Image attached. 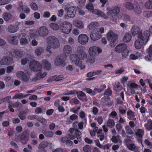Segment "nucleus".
I'll use <instances>...</instances> for the list:
<instances>
[{
	"instance_id": "f257e3e1",
	"label": "nucleus",
	"mask_w": 152,
	"mask_h": 152,
	"mask_svg": "<svg viewBox=\"0 0 152 152\" xmlns=\"http://www.w3.org/2000/svg\"><path fill=\"white\" fill-rule=\"evenodd\" d=\"M47 42L49 46L47 47V50L50 53V47L53 49L58 48L60 46V43L58 39L53 36H50L47 37Z\"/></svg>"
},
{
	"instance_id": "f03ea898",
	"label": "nucleus",
	"mask_w": 152,
	"mask_h": 152,
	"mask_svg": "<svg viewBox=\"0 0 152 152\" xmlns=\"http://www.w3.org/2000/svg\"><path fill=\"white\" fill-rule=\"evenodd\" d=\"M108 10L107 14L111 17L112 21L114 23L117 21L118 15L120 11L119 7L117 6L113 7L111 8H107Z\"/></svg>"
},
{
	"instance_id": "7ed1b4c3",
	"label": "nucleus",
	"mask_w": 152,
	"mask_h": 152,
	"mask_svg": "<svg viewBox=\"0 0 152 152\" xmlns=\"http://www.w3.org/2000/svg\"><path fill=\"white\" fill-rule=\"evenodd\" d=\"M60 27L61 31L66 34H69L72 28V24L67 21L61 23L60 24Z\"/></svg>"
},
{
	"instance_id": "20e7f679",
	"label": "nucleus",
	"mask_w": 152,
	"mask_h": 152,
	"mask_svg": "<svg viewBox=\"0 0 152 152\" xmlns=\"http://www.w3.org/2000/svg\"><path fill=\"white\" fill-rule=\"evenodd\" d=\"M70 59L72 62L77 66H79L81 69L85 68V65L82 64V61L75 55H72L70 57Z\"/></svg>"
},
{
	"instance_id": "39448f33",
	"label": "nucleus",
	"mask_w": 152,
	"mask_h": 152,
	"mask_svg": "<svg viewBox=\"0 0 152 152\" xmlns=\"http://www.w3.org/2000/svg\"><path fill=\"white\" fill-rule=\"evenodd\" d=\"M29 67L34 72L40 71L42 69V65L39 62L34 61L30 62Z\"/></svg>"
},
{
	"instance_id": "423d86ee",
	"label": "nucleus",
	"mask_w": 152,
	"mask_h": 152,
	"mask_svg": "<svg viewBox=\"0 0 152 152\" xmlns=\"http://www.w3.org/2000/svg\"><path fill=\"white\" fill-rule=\"evenodd\" d=\"M150 33L148 31L146 30L142 34L140 33L139 34L138 38L142 41L143 45H145L148 42L149 37L150 36Z\"/></svg>"
},
{
	"instance_id": "0eeeda50",
	"label": "nucleus",
	"mask_w": 152,
	"mask_h": 152,
	"mask_svg": "<svg viewBox=\"0 0 152 152\" xmlns=\"http://www.w3.org/2000/svg\"><path fill=\"white\" fill-rule=\"evenodd\" d=\"M65 10L66 12V15H64L66 18L67 16L70 18H73L76 14V9L75 7H70L66 8Z\"/></svg>"
},
{
	"instance_id": "6e6552de",
	"label": "nucleus",
	"mask_w": 152,
	"mask_h": 152,
	"mask_svg": "<svg viewBox=\"0 0 152 152\" xmlns=\"http://www.w3.org/2000/svg\"><path fill=\"white\" fill-rule=\"evenodd\" d=\"M18 37L20 39V44L21 45H25L28 44L29 41L27 39L28 37V35L24 33L19 34Z\"/></svg>"
},
{
	"instance_id": "1a4fd4ad",
	"label": "nucleus",
	"mask_w": 152,
	"mask_h": 152,
	"mask_svg": "<svg viewBox=\"0 0 152 152\" xmlns=\"http://www.w3.org/2000/svg\"><path fill=\"white\" fill-rule=\"evenodd\" d=\"M76 54L78 57L82 60H84L87 58V55L83 51V47L80 46L77 47L76 51Z\"/></svg>"
},
{
	"instance_id": "9d476101",
	"label": "nucleus",
	"mask_w": 152,
	"mask_h": 152,
	"mask_svg": "<svg viewBox=\"0 0 152 152\" xmlns=\"http://www.w3.org/2000/svg\"><path fill=\"white\" fill-rule=\"evenodd\" d=\"M0 62L2 65H10L14 62L12 58L9 56H4L0 61Z\"/></svg>"
},
{
	"instance_id": "9b49d317",
	"label": "nucleus",
	"mask_w": 152,
	"mask_h": 152,
	"mask_svg": "<svg viewBox=\"0 0 152 152\" xmlns=\"http://www.w3.org/2000/svg\"><path fill=\"white\" fill-rule=\"evenodd\" d=\"M98 30L94 29L91 32L90 37L92 40L96 41L101 37V35L100 33L98 32Z\"/></svg>"
},
{
	"instance_id": "f8f14e48",
	"label": "nucleus",
	"mask_w": 152,
	"mask_h": 152,
	"mask_svg": "<svg viewBox=\"0 0 152 152\" xmlns=\"http://www.w3.org/2000/svg\"><path fill=\"white\" fill-rule=\"evenodd\" d=\"M65 59L62 56H57L55 60L54 65L56 66H62L65 64Z\"/></svg>"
},
{
	"instance_id": "ddd939ff",
	"label": "nucleus",
	"mask_w": 152,
	"mask_h": 152,
	"mask_svg": "<svg viewBox=\"0 0 152 152\" xmlns=\"http://www.w3.org/2000/svg\"><path fill=\"white\" fill-rule=\"evenodd\" d=\"M38 31L39 35L40 37H45L48 34L49 30L48 28L45 26L40 27Z\"/></svg>"
},
{
	"instance_id": "4468645a",
	"label": "nucleus",
	"mask_w": 152,
	"mask_h": 152,
	"mask_svg": "<svg viewBox=\"0 0 152 152\" xmlns=\"http://www.w3.org/2000/svg\"><path fill=\"white\" fill-rule=\"evenodd\" d=\"M78 40L79 43L82 45H84L88 42V37L85 34H82L79 36Z\"/></svg>"
},
{
	"instance_id": "2eb2a0df",
	"label": "nucleus",
	"mask_w": 152,
	"mask_h": 152,
	"mask_svg": "<svg viewBox=\"0 0 152 152\" xmlns=\"http://www.w3.org/2000/svg\"><path fill=\"white\" fill-rule=\"evenodd\" d=\"M17 77L21 79L24 82H28L30 79L29 76H27L25 73L21 71H19L17 73Z\"/></svg>"
},
{
	"instance_id": "dca6fc26",
	"label": "nucleus",
	"mask_w": 152,
	"mask_h": 152,
	"mask_svg": "<svg viewBox=\"0 0 152 152\" xmlns=\"http://www.w3.org/2000/svg\"><path fill=\"white\" fill-rule=\"evenodd\" d=\"M88 52L90 55L95 56L97 53H101L102 52V50L98 47L93 46L89 48Z\"/></svg>"
},
{
	"instance_id": "f3484780",
	"label": "nucleus",
	"mask_w": 152,
	"mask_h": 152,
	"mask_svg": "<svg viewBox=\"0 0 152 152\" xmlns=\"http://www.w3.org/2000/svg\"><path fill=\"white\" fill-rule=\"evenodd\" d=\"M19 140L23 144H26L28 140V137L26 132H23L22 134L19 136Z\"/></svg>"
},
{
	"instance_id": "a211bd4d",
	"label": "nucleus",
	"mask_w": 152,
	"mask_h": 152,
	"mask_svg": "<svg viewBox=\"0 0 152 152\" xmlns=\"http://www.w3.org/2000/svg\"><path fill=\"white\" fill-rule=\"evenodd\" d=\"M103 99L104 102L102 104V106L104 107H111L113 104V102L110 100V98L108 96H104Z\"/></svg>"
},
{
	"instance_id": "6ab92c4d",
	"label": "nucleus",
	"mask_w": 152,
	"mask_h": 152,
	"mask_svg": "<svg viewBox=\"0 0 152 152\" xmlns=\"http://www.w3.org/2000/svg\"><path fill=\"white\" fill-rule=\"evenodd\" d=\"M107 38L110 42L116 41L118 39L117 36L112 31H110L107 34Z\"/></svg>"
},
{
	"instance_id": "aec40b11",
	"label": "nucleus",
	"mask_w": 152,
	"mask_h": 152,
	"mask_svg": "<svg viewBox=\"0 0 152 152\" xmlns=\"http://www.w3.org/2000/svg\"><path fill=\"white\" fill-rule=\"evenodd\" d=\"M23 54V51L18 49L13 50L12 52V55L17 58H21Z\"/></svg>"
},
{
	"instance_id": "412c9836",
	"label": "nucleus",
	"mask_w": 152,
	"mask_h": 152,
	"mask_svg": "<svg viewBox=\"0 0 152 152\" xmlns=\"http://www.w3.org/2000/svg\"><path fill=\"white\" fill-rule=\"evenodd\" d=\"M127 49V46L126 44H121L116 46L115 48V51L118 53H120Z\"/></svg>"
},
{
	"instance_id": "4be33fe9",
	"label": "nucleus",
	"mask_w": 152,
	"mask_h": 152,
	"mask_svg": "<svg viewBox=\"0 0 152 152\" xmlns=\"http://www.w3.org/2000/svg\"><path fill=\"white\" fill-rule=\"evenodd\" d=\"M134 12L137 14H140L142 12V10L139 4L136 2H134L133 3V10Z\"/></svg>"
},
{
	"instance_id": "5701e85b",
	"label": "nucleus",
	"mask_w": 152,
	"mask_h": 152,
	"mask_svg": "<svg viewBox=\"0 0 152 152\" xmlns=\"http://www.w3.org/2000/svg\"><path fill=\"white\" fill-rule=\"evenodd\" d=\"M77 97L79 99L83 102H87L88 99L85 94L82 91L77 92Z\"/></svg>"
},
{
	"instance_id": "b1692460",
	"label": "nucleus",
	"mask_w": 152,
	"mask_h": 152,
	"mask_svg": "<svg viewBox=\"0 0 152 152\" xmlns=\"http://www.w3.org/2000/svg\"><path fill=\"white\" fill-rule=\"evenodd\" d=\"M8 41L9 43L13 45H17L18 43V37L15 36L9 37L8 38Z\"/></svg>"
},
{
	"instance_id": "393cba45",
	"label": "nucleus",
	"mask_w": 152,
	"mask_h": 152,
	"mask_svg": "<svg viewBox=\"0 0 152 152\" xmlns=\"http://www.w3.org/2000/svg\"><path fill=\"white\" fill-rule=\"evenodd\" d=\"M140 33H141L142 31H140V28L137 26H133L131 29V33L133 36L137 35L138 36Z\"/></svg>"
},
{
	"instance_id": "a878e982",
	"label": "nucleus",
	"mask_w": 152,
	"mask_h": 152,
	"mask_svg": "<svg viewBox=\"0 0 152 152\" xmlns=\"http://www.w3.org/2000/svg\"><path fill=\"white\" fill-rule=\"evenodd\" d=\"M29 36L31 38L39 37V35L38 31L36 29L30 30L29 32Z\"/></svg>"
},
{
	"instance_id": "bb28decb",
	"label": "nucleus",
	"mask_w": 152,
	"mask_h": 152,
	"mask_svg": "<svg viewBox=\"0 0 152 152\" xmlns=\"http://www.w3.org/2000/svg\"><path fill=\"white\" fill-rule=\"evenodd\" d=\"M63 50L64 54L66 55L70 54L72 53V48L69 45H65L63 48Z\"/></svg>"
},
{
	"instance_id": "cd10ccee",
	"label": "nucleus",
	"mask_w": 152,
	"mask_h": 152,
	"mask_svg": "<svg viewBox=\"0 0 152 152\" xmlns=\"http://www.w3.org/2000/svg\"><path fill=\"white\" fill-rule=\"evenodd\" d=\"M28 112L29 110L28 109L21 111L18 114V117L21 120H24L26 118L27 113Z\"/></svg>"
},
{
	"instance_id": "c85d7f7f",
	"label": "nucleus",
	"mask_w": 152,
	"mask_h": 152,
	"mask_svg": "<svg viewBox=\"0 0 152 152\" xmlns=\"http://www.w3.org/2000/svg\"><path fill=\"white\" fill-rule=\"evenodd\" d=\"M77 116L75 114H73L71 115L69 118H67L66 121V124H71L72 122L75 121L77 118Z\"/></svg>"
},
{
	"instance_id": "c756f323",
	"label": "nucleus",
	"mask_w": 152,
	"mask_h": 152,
	"mask_svg": "<svg viewBox=\"0 0 152 152\" xmlns=\"http://www.w3.org/2000/svg\"><path fill=\"white\" fill-rule=\"evenodd\" d=\"M42 65L44 68L47 70H49L51 69V65L47 60H43L42 61Z\"/></svg>"
},
{
	"instance_id": "7c9ffc66",
	"label": "nucleus",
	"mask_w": 152,
	"mask_h": 152,
	"mask_svg": "<svg viewBox=\"0 0 152 152\" xmlns=\"http://www.w3.org/2000/svg\"><path fill=\"white\" fill-rule=\"evenodd\" d=\"M127 147L130 150L134 151V152H140L138 150V148L136 147L134 144H127Z\"/></svg>"
},
{
	"instance_id": "2f4dec72",
	"label": "nucleus",
	"mask_w": 152,
	"mask_h": 152,
	"mask_svg": "<svg viewBox=\"0 0 152 152\" xmlns=\"http://www.w3.org/2000/svg\"><path fill=\"white\" fill-rule=\"evenodd\" d=\"M18 26L15 25H10L8 26L7 28V31L11 33L15 32L18 30Z\"/></svg>"
},
{
	"instance_id": "473e14b6",
	"label": "nucleus",
	"mask_w": 152,
	"mask_h": 152,
	"mask_svg": "<svg viewBox=\"0 0 152 152\" xmlns=\"http://www.w3.org/2000/svg\"><path fill=\"white\" fill-rule=\"evenodd\" d=\"M42 133L45 137L48 138H51L53 137L54 134L53 131H48L45 130L43 131Z\"/></svg>"
},
{
	"instance_id": "72a5a7b5",
	"label": "nucleus",
	"mask_w": 152,
	"mask_h": 152,
	"mask_svg": "<svg viewBox=\"0 0 152 152\" xmlns=\"http://www.w3.org/2000/svg\"><path fill=\"white\" fill-rule=\"evenodd\" d=\"M145 129L148 131H151L152 130V121L149 119L147 121L146 123L144 124Z\"/></svg>"
},
{
	"instance_id": "f704fd0d",
	"label": "nucleus",
	"mask_w": 152,
	"mask_h": 152,
	"mask_svg": "<svg viewBox=\"0 0 152 152\" xmlns=\"http://www.w3.org/2000/svg\"><path fill=\"white\" fill-rule=\"evenodd\" d=\"M143 44V42H142L141 40L139 39L137 40L134 43L135 48L137 49H140L141 48Z\"/></svg>"
},
{
	"instance_id": "c9c22d12",
	"label": "nucleus",
	"mask_w": 152,
	"mask_h": 152,
	"mask_svg": "<svg viewBox=\"0 0 152 152\" xmlns=\"http://www.w3.org/2000/svg\"><path fill=\"white\" fill-rule=\"evenodd\" d=\"M74 25L79 29H82L84 27L83 24L82 22L80 21L76 20L74 22Z\"/></svg>"
},
{
	"instance_id": "e433bc0d",
	"label": "nucleus",
	"mask_w": 152,
	"mask_h": 152,
	"mask_svg": "<svg viewBox=\"0 0 152 152\" xmlns=\"http://www.w3.org/2000/svg\"><path fill=\"white\" fill-rule=\"evenodd\" d=\"M114 90L116 92H118L121 90L123 88L119 82L116 83L113 86Z\"/></svg>"
},
{
	"instance_id": "4c0bfd02",
	"label": "nucleus",
	"mask_w": 152,
	"mask_h": 152,
	"mask_svg": "<svg viewBox=\"0 0 152 152\" xmlns=\"http://www.w3.org/2000/svg\"><path fill=\"white\" fill-rule=\"evenodd\" d=\"M131 38L132 36L131 34H126L123 38V40L124 42H128L130 41Z\"/></svg>"
},
{
	"instance_id": "58836bf2",
	"label": "nucleus",
	"mask_w": 152,
	"mask_h": 152,
	"mask_svg": "<svg viewBox=\"0 0 152 152\" xmlns=\"http://www.w3.org/2000/svg\"><path fill=\"white\" fill-rule=\"evenodd\" d=\"M28 94L24 95L22 93L16 94L12 98L13 99H22L28 96Z\"/></svg>"
},
{
	"instance_id": "ea45409f",
	"label": "nucleus",
	"mask_w": 152,
	"mask_h": 152,
	"mask_svg": "<svg viewBox=\"0 0 152 152\" xmlns=\"http://www.w3.org/2000/svg\"><path fill=\"white\" fill-rule=\"evenodd\" d=\"M127 115L128 116V118L130 120H135L136 118L134 117L135 115L134 113L131 110H129L127 112Z\"/></svg>"
},
{
	"instance_id": "a19ab883",
	"label": "nucleus",
	"mask_w": 152,
	"mask_h": 152,
	"mask_svg": "<svg viewBox=\"0 0 152 152\" xmlns=\"http://www.w3.org/2000/svg\"><path fill=\"white\" fill-rule=\"evenodd\" d=\"M44 49L42 47H39L37 48L35 50L36 54L37 56H40L42 53H43Z\"/></svg>"
},
{
	"instance_id": "79ce46f5",
	"label": "nucleus",
	"mask_w": 152,
	"mask_h": 152,
	"mask_svg": "<svg viewBox=\"0 0 152 152\" xmlns=\"http://www.w3.org/2000/svg\"><path fill=\"white\" fill-rule=\"evenodd\" d=\"M124 6L128 10H132L133 7V3L132 4L130 2H127L124 4Z\"/></svg>"
},
{
	"instance_id": "37998d69",
	"label": "nucleus",
	"mask_w": 152,
	"mask_h": 152,
	"mask_svg": "<svg viewBox=\"0 0 152 152\" xmlns=\"http://www.w3.org/2000/svg\"><path fill=\"white\" fill-rule=\"evenodd\" d=\"M3 16L4 19L7 21L10 20L12 18L11 14L9 12L4 13L3 15Z\"/></svg>"
},
{
	"instance_id": "c03bdc74",
	"label": "nucleus",
	"mask_w": 152,
	"mask_h": 152,
	"mask_svg": "<svg viewBox=\"0 0 152 152\" xmlns=\"http://www.w3.org/2000/svg\"><path fill=\"white\" fill-rule=\"evenodd\" d=\"M136 135L140 137H142L144 134V131L141 129H137L136 132Z\"/></svg>"
},
{
	"instance_id": "a18cd8bd",
	"label": "nucleus",
	"mask_w": 152,
	"mask_h": 152,
	"mask_svg": "<svg viewBox=\"0 0 152 152\" xmlns=\"http://www.w3.org/2000/svg\"><path fill=\"white\" fill-rule=\"evenodd\" d=\"M98 26V23L96 22H92L88 26V28L91 30L95 29V28Z\"/></svg>"
},
{
	"instance_id": "49530a36",
	"label": "nucleus",
	"mask_w": 152,
	"mask_h": 152,
	"mask_svg": "<svg viewBox=\"0 0 152 152\" xmlns=\"http://www.w3.org/2000/svg\"><path fill=\"white\" fill-rule=\"evenodd\" d=\"M145 7L148 9H152V0H149L145 4Z\"/></svg>"
},
{
	"instance_id": "de8ad7c7",
	"label": "nucleus",
	"mask_w": 152,
	"mask_h": 152,
	"mask_svg": "<svg viewBox=\"0 0 152 152\" xmlns=\"http://www.w3.org/2000/svg\"><path fill=\"white\" fill-rule=\"evenodd\" d=\"M115 123L114 120L111 119H109L107 122L108 126L110 128H113L115 125Z\"/></svg>"
},
{
	"instance_id": "09e8293b",
	"label": "nucleus",
	"mask_w": 152,
	"mask_h": 152,
	"mask_svg": "<svg viewBox=\"0 0 152 152\" xmlns=\"http://www.w3.org/2000/svg\"><path fill=\"white\" fill-rule=\"evenodd\" d=\"M50 27L54 30L57 31L59 29V27L57 24L51 23L49 25Z\"/></svg>"
},
{
	"instance_id": "8fccbe9b",
	"label": "nucleus",
	"mask_w": 152,
	"mask_h": 152,
	"mask_svg": "<svg viewBox=\"0 0 152 152\" xmlns=\"http://www.w3.org/2000/svg\"><path fill=\"white\" fill-rule=\"evenodd\" d=\"M37 74L40 80L45 77L46 76L47 73L46 72H44L42 73V72H39L37 73Z\"/></svg>"
},
{
	"instance_id": "3c124183",
	"label": "nucleus",
	"mask_w": 152,
	"mask_h": 152,
	"mask_svg": "<svg viewBox=\"0 0 152 152\" xmlns=\"http://www.w3.org/2000/svg\"><path fill=\"white\" fill-rule=\"evenodd\" d=\"M95 61V58L94 56H88L86 61L87 62H89L91 64H93Z\"/></svg>"
},
{
	"instance_id": "603ef678",
	"label": "nucleus",
	"mask_w": 152,
	"mask_h": 152,
	"mask_svg": "<svg viewBox=\"0 0 152 152\" xmlns=\"http://www.w3.org/2000/svg\"><path fill=\"white\" fill-rule=\"evenodd\" d=\"M83 150L84 152H91V148L89 145H86L83 147Z\"/></svg>"
},
{
	"instance_id": "864d4df0",
	"label": "nucleus",
	"mask_w": 152,
	"mask_h": 152,
	"mask_svg": "<svg viewBox=\"0 0 152 152\" xmlns=\"http://www.w3.org/2000/svg\"><path fill=\"white\" fill-rule=\"evenodd\" d=\"M125 129L127 134H132L134 132L130 128L129 126H125Z\"/></svg>"
},
{
	"instance_id": "5fc2aeb1",
	"label": "nucleus",
	"mask_w": 152,
	"mask_h": 152,
	"mask_svg": "<svg viewBox=\"0 0 152 152\" xmlns=\"http://www.w3.org/2000/svg\"><path fill=\"white\" fill-rule=\"evenodd\" d=\"M122 57L123 58H125L127 57L128 56L129 50L127 49L121 52Z\"/></svg>"
},
{
	"instance_id": "6e6d98bb",
	"label": "nucleus",
	"mask_w": 152,
	"mask_h": 152,
	"mask_svg": "<svg viewBox=\"0 0 152 152\" xmlns=\"http://www.w3.org/2000/svg\"><path fill=\"white\" fill-rule=\"evenodd\" d=\"M38 119H37V120L41 123L42 125H45L47 123V121L45 119L43 118H42L39 117V116L38 117Z\"/></svg>"
},
{
	"instance_id": "4d7b16f0",
	"label": "nucleus",
	"mask_w": 152,
	"mask_h": 152,
	"mask_svg": "<svg viewBox=\"0 0 152 152\" xmlns=\"http://www.w3.org/2000/svg\"><path fill=\"white\" fill-rule=\"evenodd\" d=\"M24 5H23L22 2L20 1L19 2V6L17 8V10L18 11L21 12L23 10Z\"/></svg>"
},
{
	"instance_id": "13d9d810",
	"label": "nucleus",
	"mask_w": 152,
	"mask_h": 152,
	"mask_svg": "<svg viewBox=\"0 0 152 152\" xmlns=\"http://www.w3.org/2000/svg\"><path fill=\"white\" fill-rule=\"evenodd\" d=\"M31 9L34 10H36L38 9V7L37 5L34 2H32L30 4Z\"/></svg>"
},
{
	"instance_id": "bf43d9fd",
	"label": "nucleus",
	"mask_w": 152,
	"mask_h": 152,
	"mask_svg": "<svg viewBox=\"0 0 152 152\" xmlns=\"http://www.w3.org/2000/svg\"><path fill=\"white\" fill-rule=\"evenodd\" d=\"M20 104H21L19 102H16L14 103H12L11 102L10 103L9 105L14 108H17L19 106Z\"/></svg>"
},
{
	"instance_id": "052dcab7",
	"label": "nucleus",
	"mask_w": 152,
	"mask_h": 152,
	"mask_svg": "<svg viewBox=\"0 0 152 152\" xmlns=\"http://www.w3.org/2000/svg\"><path fill=\"white\" fill-rule=\"evenodd\" d=\"M53 77L55 78V80L56 81H58L64 79V77L63 75H60L58 76H53Z\"/></svg>"
},
{
	"instance_id": "680f3d73",
	"label": "nucleus",
	"mask_w": 152,
	"mask_h": 152,
	"mask_svg": "<svg viewBox=\"0 0 152 152\" xmlns=\"http://www.w3.org/2000/svg\"><path fill=\"white\" fill-rule=\"evenodd\" d=\"M112 92L110 88H108L106 90L104 93V95L111 96L112 94Z\"/></svg>"
},
{
	"instance_id": "e2e57ef3",
	"label": "nucleus",
	"mask_w": 152,
	"mask_h": 152,
	"mask_svg": "<svg viewBox=\"0 0 152 152\" xmlns=\"http://www.w3.org/2000/svg\"><path fill=\"white\" fill-rule=\"evenodd\" d=\"M48 145V142L46 141H43L39 145V147L43 148H45L47 147Z\"/></svg>"
},
{
	"instance_id": "0e129e2a",
	"label": "nucleus",
	"mask_w": 152,
	"mask_h": 152,
	"mask_svg": "<svg viewBox=\"0 0 152 152\" xmlns=\"http://www.w3.org/2000/svg\"><path fill=\"white\" fill-rule=\"evenodd\" d=\"M92 12L93 13L98 15H100L102 13V12L101 11L97 9L93 10Z\"/></svg>"
},
{
	"instance_id": "69168bd1",
	"label": "nucleus",
	"mask_w": 152,
	"mask_h": 152,
	"mask_svg": "<svg viewBox=\"0 0 152 152\" xmlns=\"http://www.w3.org/2000/svg\"><path fill=\"white\" fill-rule=\"evenodd\" d=\"M23 10L25 13L28 14L30 12V10L27 5H24Z\"/></svg>"
},
{
	"instance_id": "338daca9",
	"label": "nucleus",
	"mask_w": 152,
	"mask_h": 152,
	"mask_svg": "<svg viewBox=\"0 0 152 152\" xmlns=\"http://www.w3.org/2000/svg\"><path fill=\"white\" fill-rule=\"evenodd\" d=\"M29 61V59L28 58H23L21 60V63L22 65H25Z\"/></svg>"
},
{
	"instance_id": "774afa93",
	"label": "nucleus",
	"mask_w": 152,
	"mask_h": 152,
	"mask_svg": "<svg viewBox=\"0 0 152 152\" xmlns=\"http://www.w3.org/2000/svg\"><path fill=\"white\" fill-rule=\"evenodd\" d=\"M86 8L90 12L92 11L94 9L93 5L91 3L89 4L86 6Z\"/></svg>"
}]
</instances>
